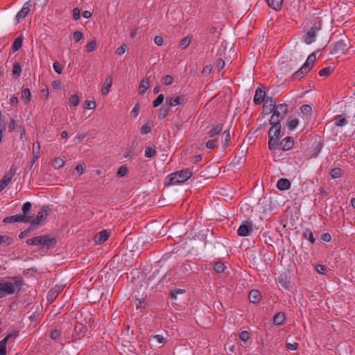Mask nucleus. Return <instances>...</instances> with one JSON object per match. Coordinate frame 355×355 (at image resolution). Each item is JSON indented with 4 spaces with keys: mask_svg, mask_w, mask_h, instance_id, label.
<instances>
[{
    "mask_svg": "<svg viewBox=\"0 0 355 355\" xmlns=\"http://www.w3.org/2000/svg\"><path fill=\"white\" fill-rule=\"evenodd\" d=\"M28 245H37L41 249L49 250L53 248L57 243V239L49 234L34 236L26 241Z\"/></svg>",
    "mask_w": 355,
    "mask_h": 355,
    "instance_id": "1",
    "label": "nucleus"
},
{
    "mask_svg": "<svg viewBox=\"0 0 355 355\" xmlns=\"http://www.w3.org/2000/svg\"><path fill=\"white\" fill-rule=\"evenodd\" d=\"M191 175L192 173L189 168H184L166 176L164 184L166 186H169L182 183L189 180Z\"/></svg>",
    "mask_w": 355,
    "mask_h": 355,
    "instance_id": "2",
    "label": "nucleus"
},
{
    "mask_svg": "<svg viewBox=\"0 0 355 355\" xmlns=\"http://www.w3.org/2000/svg\"><path fill=\"white\" fill-rule=\"evenodd\" d=\"M271 128L268 131V148L270 151L275 152L277 150L278 141L284 135L282 132L281 124H270Z\"/></svg>",
    "mask_w": 355,
    "mask_h": 355,
    "instance_id": "3",
    "label": "nucleus"
},
{
    "mask_svg": "<svg viewBox=\"0 0 355 355\" xmlns=\"http://www.w3.org/2000/svg\"><path fill=\"white\" fill-rule=\"evenodd\" d=\"M288 113V105L286 103L279 104L273 109L272 116L269 120V124H281Z\"/></svg>",
    "mask_w": 355,
    "mask_h": 355,
    "instance_id": "4",
    "label": "nucleus"
},
{
    "mask_svg": "<svg viewBox=\"0 0 355 355\" xmlns=\"http://www.w3.org/2000/svg\"><path fill=\"white\" fill-rule=\"evenodd\" d=\"M323 147V143L320 141H315L311 148L304 149V153L308 158H315L320 154Z\"/></svg>",
    "mask_w": 355,
    "mask_h": 355,
    "instance_id": "5",
    "label": "nucleus"
},
{
    "mask_svg": "<svg viewBox=\"0 0 355 355\" xmlns=\"http://www.w3.org/2000/svg\"><path fill=\"white\" fill-rule=\"evenodd\" d=\"M15 291V286L12 282L5 281L3 278H0V298L13 295Z\"/></svg>",
    "mask_w": 355,
    "mask_h": 355,
    "instance_id": "6",
    "label": "nucleus"
},
{
    "mask_svg": "<svg viewBox=\"0 0 355 355\" xmlns=\"http://www.w3.org/2000/svg\"><path fill=\"white\" fill-rule=\"evenodd\" d=\"M333 19L337 21L342 22L347 21V10L346 6L343 8L340 6H336L331 10Z\"/></svg>",
    "mask_w": 355,
    "mask_h": 355,
    "instance_id": "7",
    "label": "nucleus"
},
{
    "mask_svg": "<svg viewBox=\"0 0 355 355\" xmlns=\"http://www.w3.org/2000/svg\"><path fill=\"white\" fill-rule=\"evenodd\" d=\"M35 6V3L33 1L29 0L26 1L22 8L17 12L15 16V21L17 23H19L21 19H25V17L28 15V12L31 10V8Z\"/></svg>",
    "mask_w": 355,
    "mask_h": 355,
    "instance_id": "8",
    "label": "nucleus"
},
{
    "mask_svg": "<svg viewBox=\"0 0 355 355\" xmlns=\"http://www.w3.org/2000/svg\"><path fill=\"white\" fill-rule=\"evenodd\" d=\"M50 211V207L47 205H44L39 211L36 218H33V223L39 225H42L46 219Z\"/></svg>",
    "mask_w": 355,
    "mask_h": 355,
    "instance_id": "9",
    "label": "nucleus"
},
{
    "mask_svg": "<svg viewBox=\"0 0 355 355\" xmlns=\"http://www.w3.org/2000/svg\"><path fill=\"white\" fill-rule=\"evenodd\" d=\"M253 231V225L251 221H244L237 230V234L240 236H247Z\"/></svg>",
    "mask_w": 355,
    "mask_h": 355,
    "instance_id": "10",
    "label": "nucleus"
},
{
    "mask_svg": "<svg viewBox=\"0 0 355 355\" xmlns=\"http://www.w3.org/2000/svg\"><path fill=\"white\" fill-rule=\"evenodd\" d=\"M348 44L344 40H340L330 46V53H345L348 49Z\"/></svg>",
    "mask_w": 355,
    "mask_h": 355,
    "instance_id": "11",
    "label": "nucleus"
},
{
    "mask_svg": "<svg viewBox=\"0 0 355 355\" xmlns=\"http://www.w3.org/2000/svg\"><path fill=\"white\" fill-rule=\"evenodd\" d=\"M294 139L292 137H286L282 141H278L277 150L287 151L293 148Z\"/></svg>",
    "mask_w": 355,
    "mask_h": 355,
    "instance_id": "12",
    "label": "nucleus"
},
{
    "mask_svg": "<svg viewBox=\"0 0 355 355\" xmlns=\"http://www.w3.org/2000/svg\"><path fill=\"white\" fill-rule=\"evenodd\" d=\"M87 331V327L82 323L76 324L74 327V331L72 337L74 340H80L83 338Z\"/></svg>",
    "mask_w": 355,
    "mask_h": 355,
    "instance_id": "13",
    "label": "nucleus"
},
{
    "mask_svg": "<svg viewBox=\"0 0 355 355\" xmlns=\"http://www.w3.org/2000/svg\"><path fill=\"white\" fill-rule=\"evenodd\" d=\"M185 102V95H180L176 97L167 96L166 98L165 103L166 105L170 107H175L182 104H184Z\"/></svg>",
    "mask_w": 355,
    "mask_h": 355,
    "instance_id": "14",
    "label": "nucleus"
},
{
    "mask_svg": "<svg viewBox=\"0 0 355 355\" xmlns=\"http://www.w3.org/2000/svg\"><path fill=\"white\" fill-rule=\"evenodd\" d=\"M277 283L286 291H290L292 287L290 277L285 273L279 275Z\"/></svg>",
    "mask_w": 355,
    "mask_h": 355,
    "instance_id": "15",
    "label": "nucleus"
},
{
    "mask_svg": "<svg viewBox=\"0 0 355 355\" xmlns=\"http://www.w3.org/2000/svg\"><path fill=\"white\" fill-rule=\"evenodd\" d=\"M266 92L263 90V87H257L255 90V94L253 98L254 105H258L263 103L266 97Z\"/></svg>",
    "mask_w": 355,
    "mask_h": 355,
    "instance_id": "16",
    "label": "nucleus"
},
{
    "mask_svg": "<svg viewBox=\"0 0 355 355\" xmlns=\"http://www.w3.org/2000/svg\"><path fill=\"white\" fill-rule=\"evenodd\" d=\"M311 70L309 69L307 64H303L297 71H296L291 76V80H300L303 77L308 73Z\"/></svg>",
    "mask_w": 355,
    "mask_h": 355,
    "instance_id": "17",
    "label": "nucleus"
},
{
    "mask_svg": "<svg viewBox=\"0 0 355 355\" xmlns=\"http://www.w3.org/2000/svg\"><path fill=\"white\" fill-rule=\"evenodd\" d=\"M318 30H319V28L316 26H312L304 36V42L307 44H310L313 42L315 41Z\"/></svg>",
    "mask_w": 355,
    "mask_h": 355,
    "instance_id": "18",
    "label": "nucleus"
},
{
    "mask_svg": "<svg viewBox=\"0 0 355 355\" xmlns=\"http://www.w3.org/2000/svg\"><path fill=\"white\" fill-rule=\"evenodd\" d=\"M26 220H28V218L25 216L17 214L4 218L3 222L4 223H26Z\"/></svg>",
    "mask_w": 355,
    "mask_h": 355,
    "instance_id": "19",
    "label": "nucleus"
},
{
    "mask_svg": "<svg viewBox=\"0 0 355 355\" xmlns=\"http://www.w3.org/2000/svg\"><path fill=\"white\" fill-rule=\"evenodd\" d=\"M110 236V232L107 230H104L97 233L94 236L96 243H103L108 239Z\"/></svg>",
    "mask_w": 355,
    "mask_h": 355,
    "instance_id": "20",
    "label": "nucleus"
},
{
    "mask_svg": "<svg viewBox=\"0 0 355 355\" xmlns=\"http://www.w3.org/2000/svg\"><path fill=\"white\" fill-rule=\"evenodd\" d=\"M230 139H231V135H230V126L228 128V129L224 130L222 134L221 141H222L223 150H225L230 146Z\"/></svg>",
    "mask_w": 355,
    "mask_h": 355,
    "instance_id": "21",
    "label": "nucleus"
},
{
    "mask_svg": "<svg viewBox=\"0 0 355 355\" xmlns=\"http://www.w3.org/2000/svg\"><path fill=\"white\" fill-rule=\"evenodd\" d=\"M248 298L250 302L257 304L261 300L262 295L259 291L254 289L250 292Z\"/></svg>",
    "mask_w": 355,
    "mask_h": 355,
    "instance_id": "22",
    "label": "nucleus"
},
{
    "mask_svg": "<svg viewBox=\"0 0 355 355\" xmlns=\"http://www.w3.org/2000/svg\"><path fill=\"white\" fill-rule=\"evenodd\" d=\"M332 121L338 127H343L348 123V120L346 119L345 114H339L334 116Z\"/></svg>",
    "mask_w": 355,
    "mask_h": 355,
    "instance_id": "23",
    "label": "nucleus"
},
{
    "mask_svg": "<svg viewBox=\"0 0 355 355\" xmlns=\"http://www.w3.org/2000/svg\"><path fill=\"white\" fill-rule=\"evenodd\" d=\"M112 85V77L111 76H108L105 78V80L103 85V87L101 89L102 94L104 96L107 95L109 93Z\"/></svg>",
    "mask_w": 355,
    "mask_h": 355,
    "instance_id": "24",
    "label": "nucleus"
},
{
    "mask_svg": "<svg viewBox=\"0 0 355 355\" xmlns=\"http://www.w3.org/2000/svg\"><path fill=\"white\" fill-rule=\"evenodd\" d=\"M302 236L304 239L308 240L311 244L315 242V239L313 236L312 229L305 227L302 229Z\"/></svg>",
    "mask_w": 355,
    "mask_h": 355,
    "instance_id": "25",
    "label": "nucleus"
},
{
    "mask_svg": "<svg viewBox=\"0 0 355 355\" xmlns=\"http://www.w3.org/2000/svg\"><path fill=\"white\" fill-rule=\"evenodd\" d=\"M291 186V182L286 178H280L277 182V187L280 191L288 190Z\"/></svg>",
    "mask_w": 355,
    "mask_h": 355,
    "instance_id": "26",
    "label": "nucleus"
},
{
    "mask_svg": "<svg viewBox=\"0 0 355 355\" xmlns=\"http://www.w3.org/2000/svg\"><path fill=\"white\" fill-rule=\"evenodd\" d=\"M146 295L144 294L139 295V291L134 292V298L135 300V305L137 309L144 307L142 304L145 302Z\"/></svg>",
    "mask_w": 355,
    "mask_h": 355,
    "instance_id": "27",
    "label": "nucleus"
},
{
    "mask_svg": "<svg viewBox=\"0 0 355 355\" xmlns=\"http://www.w3.org/2000/svg\"><path fill=\"white\" fill-rule=\"evenodd\" d=\"M31 207L32 204L30 202H26L24 203L21 207L23 214H21V216H25L28 218V220H26V223L30 222L31 220V218H33V216L28 215Z\"/></svg>",
    "mask_w": 355,
    "mask_h": 355,
    "instance_id": "28",
    "label": "nucleus"
},
{
    "mask_svg": "<svg viewBox=\"0 0 355 355\" xmlns=\"http://www.w3.org/2000/svg\"><path fill=\"white\" fill-rule=\"evenodd\" d=\"M273 323L277 325H283L286 320L285 313L283 312L277 313L273 317Z\"/></svg>",
    "mask_w": 355,
    "mask_h": 355,
    "instance_id": "29",
    "label": "nucleus"
},
{
    "mask_svg": "<svg viewBox=\"0 0 355 355\" xmlns=\"http://www.w3.org/2000/svg\"><path fill=\"white\" fill-rule=\"evenodd\" d=\"M15 241L12 236L8 235H0V245L6 247L11 245L14 243Z\"/></svg>",
    "mask_w": 355,
    "mask_h": 355,
    "instance_id": "30",
    "label": "nucleus"
},
{
    "mask_svg": "<svg viewBox=\"0 0 355 355\" xmlns=\"http://www.w3.org/2000/svg\"><path fill=\"white\" fill-rule=\"evenodd\" d=\"M284 0H267L268 5L272 9L279 11L282 9Z\"/></svg>",
    "mask_w": 355,
    "mask_h": 355,
    "instance_id": "31",
    "label": "nucleus"
},
{
    "mask_svg": "<svg viewBox=\"0 0 355 355\" xmlns=\"http://www.w3.org/2000/svg\"><path fill=\"white\" fill-rule=\"evenodd\" d=\"M299 125L298 119L290 116L286 120V126L290 130H293Z\"/></svg>",
    "mask_w": 355,
    "mask_h": 355,
    "instance_id": "32",
    "label": "nucleus"
},
{
    "mask_svg": "<svg viewBox=\"0 0 355 355\" xmlns=\"http://www.w3.org/2000/svg\"><path fill=\"white\" fill-rule=\"evenodd\" d=\"M149 87V79L148 78H145L141 80L139 87V93L141 95H144L146 90Z\"/></svg>",
    "mask_w": 355,
    "mask_h": 355,
    "instance_id": "33",
    "label": "nucleus"
},
{
    "mask_svg": "<svg viewBox=\"0 0 355 355\" xmlns=\"http://www.w3.org/2000/svg\"><path fill=\"white\" fill-rule=\"evenodd\" d=\"M223 128V123H218L216 126L212 128L209 132L208 135L209 137H214L215 136L220 134Z\"/></svg>",
    "mask_w": 355,
    "mask_h": 355,
    "instance_id": "34",
    "label": "nucleus"
},
{
    "mask_svg": "<svg viewBox=\"0 0 355 355\" xmlns=\"http://www.w3.org/2000/svg\"><path fill=\"white\" fill-rule=\"evenodd\" d=\"M24 40L23 35L21 34L19 36H18L14 41V43L12 44V52L15 53L22 46Z\"/></svg>",
    "mask_w": 355,
    "mask_h": 355,
    "instance_id": "35",
    "label": "nucleus"
},
{
    "mask_svg": "<svg viewBox=\"0 0 355 355\" xmlns=\"http://www.w3.org/2000/svg\"><path fill=\"white\" fill-rule=\"evenodd\" d=\"M157 155V151L155 146H149L146 148L145 150V157L147 158H153Z\"/></svg>",
    "mask_w": 355,
    "mask_h": 355,
    "instance_id": "36",
    "label": "nucleus"
},
{
    "mask_svg": "<svg viewBox=\"0 0 355 355\" xmlns=\"http://www.w3.org/2000/svg\"><path fill=\"white\" fill-rule=\"evenodd\" d=\"M12 283L13 284L14 286H16L18 291H20L21 289L22 286L24 284V281L20 276H15L11 277Z\"/></svg>",
    "mask_w": 355,
    "mask_h": 355,
    "instance_id": "37",
    "label": "nucleus"
},
{
    "mask_svg": "<svg viewBox=\"0 0 355 355\" xmlns=\"http://www.w3.org/2000/svg\"><path fill=\"white\" fill-rule=\"evenodd\" d=\"M58 295V291H56V287L51 288L47 293L46 298L48 302L50 303L53 302L57 297Z\"/></svg>",
    "mask_w": 355,
    "mask_h": 355,
    "instance_id": "38",
    "label": "nucleus"
},
{
    "mask_svg": "<svg viewBox=\"0 0 355 355\" xmlns=\"http://www.w3.org/2000/svg\"><path fill=\"white\" fill-rule=\"evenodd\" d=\"M168 112L169 107L165 103V105H163L159 110L158 119L160 120L164 119L168 115Z\"/></svg>",
    "mask_w": 355,
    "mask_h": 355,
    "instance_id": "39",
    "label": "nucleus"
},
{
    "mask_svg": "<svg viewBox=\"0 0 355 355\" xmlns=\"http://www.w3.org/2000/svg\"><path fill=\"white\" fill-rule=\"evenodd\" d=\"M316 60V55L315 53L310 54L304 64H307L309 69L311 70L313 66L314 62Z\"/></svg>",
    "mask_w": 355,
    "mask_h": 355,
    "instance_id": "40",
    "label": "nucleus"
},
{
    "mask_svg": "<svg viewBox=\"0 0 355 355\" xmlns=\"http://www.w3.org/2000/svg\"><path fill=\"white\" fill-rule=\"evenodd\" d=\"M31 93L28 88H24L21 91V98L25 100V104H28L31 101Z\"/></svg>",
    "mask_w": 355,
    "mask_h": 355,
    "instance_id": "41",
    "label": "nucleus"
},
{
    "mask_svg": "<svg viewBox=\"0 0 355 355\" xmlns=\"http://www.w3.org/2000/svg\"><path fill=\"white\" fill-rule=\"evenodd\" d=\"M186 292L184 289L181 288H175L172 289L169 293V296L171 300H177V296L178 294H183Z\"/></svg>",
    "mask_w": 355,
    "mask_h": 355,
    "instance_id": "42",
    "label": "nucleus"
},
{
    "mask_svg": "<svg viewBox=\"0 0 355 355\" xmlns=\"http://www.w3.org/2000/svg\"><path fill=\"white\" fill-rule=\"evenodd\" d=\"M343 171L339 167H336L331 169L330 175L333 179H336L342 176Z\"/></svg>",
    "mask_w": 355,
    "mask_h": 355,
    "instance_id": "43",
    "label": "nucleus"
},
{
    "mask_svg": "<svg viewBox=\"0 0 355 355\" xmlns=\"http://www.w3.org/2000/svg\"><path fill=\"white\" fill-rule=\"evenodd\" d=\"M21 73V67L18 62H15L13 64L12 68V75L15 78H18L20 76Z\"/></svg>",
    "mask_w": 355,
    "mask_h": 355,
    "instance_id": "44",
    "label": "nucleus"
},
{
    "mask_svg": "<svg viewBox=\"0 0 355 355\" xmlns=\"http://www.w3.org/2000/svg\"><path fill=\"white\" fill-rule=\"evenodd\" d=\"M191 40V37H190V36H187V37L182 38L180 42V44H179L180 48L182 49H185L189 45Z\"/></svg>",
    "mask_w": 355,
    "mask_h": 355,
    "instance_id": "45",
    "label": "nucleus"
},
{
    "mask_svg": "<svg viewBox=\"0 0 355 355\" xmlns=\"http://www.w3.org/2000/svg\"><path fill=\"white\" fill-rule=\"evenodd\" d=\"M334 68L331 67H327L320 69L318 72L319 76L328 77L333 71Z\"/></svg>",
    "mask_w": 355,
    "mask_h": 355,
    "instance_id": "46",
    "label": "nucleus"
},
{
    "mask_svg": "<svg viewBox=\"0 0 355 355\" xmlns=\"http://www.w3.org/2000/svg\"><path fill=\"white\" fill-rule=\"evenodd\" d=\"M226 268L225 265L224 263L218 261L214 264V269L217 273H222L225 271V269Z\"/></svg>",
    "mask_w": 355,
    "mask_h": 355,
    "instance_id": "47",
    "label": "nucleus"
},
{
    "mask_svg": "<svg viewBox=\"0 0 355 355\" xmlns=\"http://www.w3.org/2000/svg\"><path fill=\"white\" fill-rule=\"evenodd\" d=\"M96 41L95 38H93L92 41L87 43L86 45V51L88 53L94 51L96 49Z\"/></svg>",
    "mask_w": 355,
    "mask_h": 355,
    "instance_id": "48",
    "label": "nucleus"
},
{
    "mask_svg": "<svg viewBox=\"0 0 355 355\" xmlns=\"http://www.w3.org/2000/svg\"><path fill=\"white\" fill-rule=\"evenodd\" d=\"M164 98L165 97L163 94H159L158 96L153 102V107H157L162 105L164 102Z\"/></svg>",
    "mask_w": 355,
    "mask_h": 355,
    "instance_id": "49",
    "label": "nucleus"
},
{
    "mask_svg": "<svg viewBox=\"0 0 355 355\" xmlns=\"http://www.w3.org/2000/svg\"><path fill=\"white\" fill-rule=\"evenodd\" d=\"M17 166L15 164H12L9 172L5 176L11 181L12 177L17 173Z\"/></svg>",
    "mask_w": 355,
    "mask_h": 355,
    "instance_id": "50",
    "label": "nucleus"
},
{
    "mask_svg": "<svg viewBox=\"0 0 355 355\" xmlns=\"http://www.w3.org/2000/svg\"><path fill=\"white\" fill-rule=\"evenodd\" d=\"M64 164V161L63 159L60 158V157H56L53 159V165L54 166L55 168H60L63 166Z\"/></svg>",
    "mask_w": 355,
    "mask_h": 355,
    "instance_id": "51",
    "label": "nucleus"
},
{
    "mask_svg": "<svg viewBox=\"0 0 355 355\" xmlns=\"http://www.w3.org/2000/svg\"><path fill=\"white\" fill-rule=\"evenodd\" d=\"M300 110H301V112L303 114H305V115H307V116H310L312 113V108L311 107V105H303L301 107H300Z\"/></svg>",
    "mask_w": 355,
    "mask_h": 355,
    "instance_id": "52",
    "label": "nucleus"
},
{
    "mask_svg": "<svg viewBox=\"0 0 355 355\" xmlns=\"http://www.w3.org/2000/svg\"><path fill=\"white\" fill-rule=\"evenodd\" d=\"M79 96L78 95H72L69 99L70 106H77L79 104Z\"/></svg>",
    "mask_w": 355,
    "mask_h": 355,
    "instance_id": "53",
    "label": "nucleus"
},
{
    "mask_svg": "<svg viewBox=\"0 0 355 355\" xmlns=\"http://www.w3.org/2000/svg\"><path fill=\"white\" fill-rule=\"evenodd\" d=\"M151 129V125L148 123H146L141 126L140 129V132L141 135H147L149 132H150Z\"/></svg>",
    "mask_w": 355,
    "mask_h": 355,
    "instance_id": "54",
    "label": "nucleus"
},
{
    "mask_svg": "<svg viewBox=\"0 0 355 355\" xmlns=\"http://www.w3.org/2000/svg\"><path fill=\"white\" fill-rule=\"evenodd\" d=\"M128 167L125 165L121 166L117 171L116 175L119 178L124 177L128 172Z\"/></svg>",
    "mask_w": 355,
    "mask_h": 355,
    "instance_id": "55",
    "label": "nucleus"
},
{
    "mask_svg": "<svg viewBox=\"0 0 355 355\" xmlns=\"http://www.w3.org/2000/svg\"><path fill=\"white\" fill-rule=\"evenodd\" d=\"M265 100H264V103H268V104H269V106L271 107L272 106V108H275L276 106H277L278 105H277L276 103V101L275 100V98L272 97V96H267L266 95V97H265Z\"/></svg>",
    "mask_w": 355,
    "mask_h": 355,
    "instance_id": "56",
    "label": "nucleus"
},
{
    "mask_svg": "<svg viewBox=\"0 0 355 355\" xmlns=\"http://www.w3.org/2000/svg\"><path fill=\"white\" fill-rule=\"evenodd\" d=\"M11 181L5 175L0 180V191H3Z\"/></svg>",
    "mask_w": 355,
    "mask_h": 355,
    "instance_id": "57",
    "label": "nucleus"
},
{
    "mask_svg": "<svg viewBox=\"0 0 355 355\" xmlns=\"http://www.w3.org/2000/svg\"><path fill=\"white\" fill-rule=\"evenodd\" d=\"M262 108H263V113L266 115L271 114L274 109V108H272V106L270 107L269 104H268V103H264V102H263Z\"/></svg>",
    "mask_w": 355,
    "mask_h": 355,
    "instance_id": "58",
    "label": "nucleus"
},
{
    "mask_svg": "<svg viewBox=\"0 0 355 355\" xmlns=\"http://www.w3.org/2000/svg\"><path fill=\"white\" fill-rule=\"evenodd\" d=\"M128 49L127 44H123L121 46L118 47L116 50V54L118 55H122Z\"/></svg>",
    "mask_w": 355,
    "mask_h": 355,
    "instance_id": "59",
    "label": "nucleus"
},
{
    "mask_svg": "<svg viewBox=\"0 0 355 355\" xmlns=\"http://www.w3.org/2000/svg\"><path fill=\"white\" fill-rule=\"evenodd\" d=\"M6 340H1L0 341V355H6Z\"/></svg>",
    "mask_w": 355,
    "mask_h": 355,
    "instance_id": "60",
    "label": "nucleus"
},
{
    "mask_svg": "<svg viewBox=\"0 0 355 355\" xmlns=\"http://www.w3.org/2000/svg\"><path fill=\"white\" fill-rule=\"evenodd\" d=\"M250 337V334L248 331H243L239 334V338L244 342H247Z\"/></svg>",
    "mask_w": 355,
    "mask_h": 355,
    "instance_id": "61",
    "label": "nucleus"
},
{
    "mask_svg": "<svg viewBox=\"0 0 355 355\" xmlns=\"http://www.w3.org/2000/svg\"><path fill=\"white\" fill-rule=\"evenodd\" d=\"M315 270L318 273L321 275H325L327 272V267L322 264L316 265Z\"/></svg>",
    "mask_w": 355,
    "mask_h": 355,
    "instance_id": "62",
    "label": "nucleus"
},
{
    "mask_svg": "<svg viewBox=\"0 0 355 355\" xmlns=\"http://www.w3.org/2000/svg\"><path fill=\"white\" fill-rule=\"evenodd\" d=\"M16 126H17V125H16V121H15V119L14 118L10 119L8 126V132H12L13 131H15L17 129Z\"/></svg>",
    "mask_w": 355,
    "mask_h": 355,
    "instance_id": "63",
    "label": "nucleus"
},
{
    "mask_svg": "<svg viewBox=\"0 0 355 355\" xmlns=\"http://www.w3.org/2000/svg\"><path fill=\"white\" fill-rule=\"evenodd\" d=\"M61 336V333L59 330L55 329L51 331L50 334V337L53 340H57Z\"/></svg>",
    "mask_w": 355,
    "mask_h": 355,
    "instance_id": "64",
    "label": "nucleus"
}]
</instances>
